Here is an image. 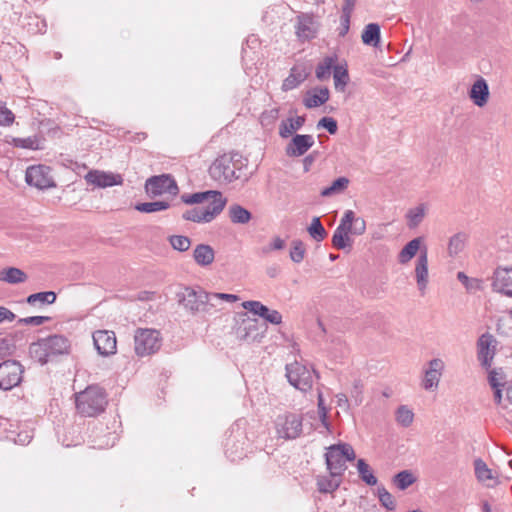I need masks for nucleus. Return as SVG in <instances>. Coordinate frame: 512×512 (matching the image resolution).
I'll use <instances>...</instances> for the list:
<instances>
[{
	"instance_id": "nucleus-1",
	"label": "nucleus",
	"mask_w": 512,
	"mask_h": 512,
	"mask_svg": "<svg viewBox=\"0 0 512 512\" xmlns=\"http://www.w3.org/2000/svg\"><path fill=\"white\" fill-rule=\"evenodd\" d=\"M77 412L84 417H95L104 412L108 400L106 392L98 385L88 386L75 394Z\"/></svg>"
},
{
	"instance_id": "nucleus-2",
	"label": "nucleus",
	"mask_w": 512,
	"mask_h": 512,
	"mask_svg": "<svg viewBox=\"0 0 512 512\" xmlns=\"http://www.w3.org/2000/svg\"><path fill=\"white\" fill-rule=\"evenodd\" d=\"M177 301L191 315L204 313L213 314V304L210 302V293L201 287L185 286L176 294Z\"/></svg>"
},
{
	"instance_id": "nucleus-3",
	"label": "nucleus",
	"mask_w": 512,
	"mask_h": 512,
	"mask_svg": "<svg viewBox=\"0 0 512 512\" xmlns=\"http://www.w3.org/2000/svg\"><path fill=\"white\" fill-rule=\"evenodd\" d=\"M70 347L69 340L62 335L41 338L29 347L31 357L40 364H46L50 356L65 354Z\"/></svg>"
},
{
	"instance_id": "nucleus-4",
	"label": "nucleus",
	"mask_w": 512,
	"mask_h": 512,
	"mask_svg": "<svg viewBox=\"0 0 512 512\" xmlns=\"http://www.w3.org/2000/svg\"><path fill=\"white\" fill-rule=\"evenodd\" d=\"M356 455L350 444L331 445L325 454L327 469L332 477H341L346 470V462L353 461Z\"/></svg>"
},
{
	"instance_id": "nucleus-5",
	"label": "nucleus",
	"mask_w": 512,
	"mask_h": 512,
	"mask_svg": "<svg viewBox=\"0 0 512 512\" xmlns=\"http://www.w3.org/2000/svg\"><path fill=\"white\" fill-rule=\"evenodd\" d=\"M162 345V337L158 330L138 328L134 334V351L139 357L155 354Z\"/></svg>"
},
{
	"instance_id": "nucleus-6",
	"label": "nucleus",
	"mask_w": 512,
	"mask_h": 512,
	"mask_svg": "<svg viewBox=\"0 0 512 512\" xmlns=\"http://www.w3.org/2000/svg\"><path fill=\"white\" fill-rule=\"evenodd\" d=\"M238 161H234L233 156L223 154L216 158L209 167V175L221 184H228L239 178L236 170L239 169Z\"/></svg>"
},
{
	"instance_id": "nucleus-7",
	"label": "nucleus",
	"mask_w": 512,
	"mask_h": 512,
	"mask_svg": "<svg viewBox=\"0 0 512 512\" xmlns=\"http://www.w3.org/2000/svg\"><path fill=\"white\" fill-rule=\"evenodd\" d=\"M314 374V370H310L297 361L286 365V377L289 383L302 392H307L312 388Z\"/></svg>"
},
{
	"instance_id": "nucleus-8",
	"label": "nucleus",
	"mask_w": 512,
	"mask_h": 512,
	"mask_svg": "<svg viewBox=\"0 0 512 512\" xmlns=\"http://www.w3.org/2000/svg\"><path fill=\"white\" fill-rule=\"evenodd\" d=\"M24 368L16 360H6L0 363V389L11 390L22 381Z\"/></svg>"
},
{
	"instance_id": "nucleus-9",
	"label": "nucleus",
	"mask_w": 512,
	"mask_h": 512,
	"mask_svg": "<svg viewBox=\"0 0 512 512\" xmlns=\"http://www.w3.org/2000/svg\"><path fill=\"white\" fill-rule=\"evenodd\" d=\"M276 429L284 439H296L302 433V417L294 413L279 415L276 419Z\"/></svg>"
},
{
	"instance_id": "nucleus-10",
	"label": "nucleus",
	"mask_w": 512,
	"mask_h": 512,
	"mask_svg": "<svg viewBox=\"0 0 512 512\" xmlns=\"http://www.w3.org/2000/svg\"><path fill=\"white\" fill-rule=\"evenodd\" d=\"M145 189L151 197L160 196L165 193L176 195L178 192L176 181L168 174L150 177L146 180Z\"/></svg>"
},
{
	"instance_id": "nucleus-11",
	"label": "nucleus",
	"mask_w": 512,
	"mask_h": 512,
	"mask_svg": "<svg viewBox=\"0 0 512 512\" xmlns=\"http://www.w3.org/2000/svg\"><path fill=\"white\" fill-rule=\"evenodd\" d=\"M50 172V168L45 165L30 166L26 170V182L39 189L54 187L55 183Z\"/></svg>"
},
{
	"instance_id": "nucleus-12",
	"label": "nucleus",
	"mask_w": 512,
	"mask_h": 512,
	"mask_svg": "<svg viewBox=\"0 0 512 512\" xmlns=\"http://www.w3.org/2000/svg\"><path fill=\"white\" fill-rule=\"evenodd\" d=\"M352 223H353V211L347 210L345 211L340 224L337 226V228L334 231V234L332 236V245L336 249L343 250L346 247L351 246V239L349 237V234L352 230Z\"/></svg>"
},
{
	"instance_id": "nucleus-13",
	"label": "nucleus",
	"mask_w": 512,
	"mask_h": 512,
	"mask_svg": "<svg viewBox=\"0 0 512 512\" xmlns=\"http://www.w3.org/2000/svg\"><path fill=\"white\" fill-rule=\"evenodd\" d=\"M93 342L97 352L102 356L116 353L117 341L115 333L108 330H98L93 333Z\"/></svg>"
},
{
	"instance_id": "nucleus-14",
	"label": "nucleus",
	"mask_w": 512,
	"mask_h": 512,
	"mask_svg": "<svg viewBox=\"0 0 512 512\" xmlns=\"http://www.w3.org/2000/svg\"><path fill=\"white\" fill-rule=\"evenodd\" d=\"M495 339L489 334L485 333L478 339V353L477 357L481 366L485 369H489L492 365V360L495 355Z\"/></svg>"
},
{
	"instance_id": "nucleus-15",
	"label": "nucleus",
	"mask_w": 512,
	"mask_h": 512,
	"mask_svg": "<svg viewBox=\"0 0 512 512\" xmlns=\"http://www.w3.org/2000/svg\"><path fill=\"white\" fill-rule=\"evenodd\" d=\"M85 180L87 183L100 188L112 187L123 183V178L120 174L98 170L89 171L85 176Z\"/></svg>"
},
{
	"instance_id": "nucleus-16",
	"label": "nucleus",
	"mask_w": 512,
	"mask_h": 512,
	"mask_svg": "<svg viewBox=\"0 0 512 512\" xmlns=\"http://www.w3.org/2000/svg\"><path fill=\"white\" fill-rule=\"evenodd\" d=\"M242 307L271 324L278 325L282 322V315L277 310H271L259 301H245L242 303Z\"/></svg>"
},
{
	"instance_id": "nucleus-17",
	"label": "nucleus",
	"mask_w": 512,
	"mask_h": 512,
	"mask_svg": "<svg viewBox=\"0 0 512 512\" xmlns=\"http://www.w3.org/2000/svg\"><path fill=\"white\" fill-rule=\"evenodd\" d=\"M314 137L308 134H296L286 146V154L289 157L304 155L313 145Z\"/></svg>"
},
{
	"instance_id": "nucleus-18",
	"label": "nucleus",
	"mask_w": 512,
	"mask_h": 512,
	"mask_svg": "<svg viewBox=\"0 0 512 512\" xmlns=\"http://www.w3.org/2000/svg\"><path fill=\"white\" fill-rule=\"evenodd\" d=\"M492 287L494 291L512 297V268H497L494 272Z\"/></svg>"
},
{
	"instance_id": "nucleus-19",
	"label": "nucleus",
	"mask_w": 512,
	"mask_h": 512,
	"mask_svg": "<svg viewBox=\"0 0 512 512\" xmlns=\"http://www.w3.org/2000/svg\"><path fill=\"white\" fill-rule=\"evenodd\" d=\"M469 98L478 107H484L489 100V86L487 81L479 76L469 90Z\"/></svg>"
},
{
	"instance_id": "nucleus-20",
	"label": "nucleus",
	"mask_w": 512,
	"mask_h": 512,
	"mask_svg": "<svg viewBox=\"0 0 512 512\" xmlns=\"http://www.w3.org/2000/svg\"><path fill=\"white\" fill-rule=\"evenodd\" d=\"M204 203H207V205L202 207V210L208 221L211 222L223 211L227 199L220 191L214 190V193L209 196V200Z\"/></svg>"
},
{
	"instance_id": "nucleus-21",
	"label": "nucleus",
	"mask_w": 512,
	"mask_h": 512,
	"mask_svg": "<svg viewBox=\"0 0 512 512\" xmlns=\"http://www.w3.org/2000/svg\"><path fill=\"white\" fill-rule=\"evenodd\" d=\"M444 363L441 359L435 358L429 362V368L425 371L422 386L426 390H431L438 386Z\"/></svg>"
},
{
	"instance_id": "nucleus-22",
	"label": "nucleus",
	"mask_w": 512,
	"mask_h": 512,
	"mask_svg": "<svg viewBox=\"0 0 512 512\" xmlns=\"http://www.w3.org/2000/svg\"><path fill=\"white\" fill-rule=\"evenodd\" d=\"M415 277L418 289L423 293L428 284V252L427 248L420 251L416 261Z\"/></svg>"
},
{
	"instance_id": "nucleus-23",
	"label": "nucleus",
	"mask_w": 512,
	"mask_h": 512,
	"mask_svg": "<svg viewBox=\"0 0 512 512\" xmlns=\"http://www.w3.org/2000/svg\"><path fill=\"white\" fill-rule=\"evenodd\" d=\"M236 335L240 340L255 341L262 337L258 331L257 319H243L236 329Z\"/></svg>"
},
{
	"instance_id": "nucleus-24",
	"label": "nucleus",
	"mask_w": 512,
	"mask_h": 512,
	"mask_svg": "<svg viewBox=\"0 0 512 512\" xmlns=\"http://www.w3.org/2000/svg\"><path fill=\"white\" fill-rule=\"evenodd\" d=\"M317 24L314 19L302 14L297 18L296 34L302 40H310L316 36Z\"/></svg>"
},
{
	"instance_id": "nucleus-25",
	"label": "nucleus",
	"mask_w": 512,
	"mask_h": 512,
	"mask_svg": "<svg viewBox=\"0 0 512 512\" xmlns=\"http://www.w3.org/2000/svg\"><path fill=\"white\" fill-rule=\"evenodd\" d=\"M330 92L326 87H316L307 91L303 104L306 108H316L325 104L329 100Z\"/></svg>"
},
{
	"instance_id": "nucleus-26",
	"label": "nucleus",
	"mask_w": 512,
	"mask_h": 512,
	"mask_svg": "<svg viewBox=\"0 0 512 512\" xmlns=\"http://www.w3.org/2000/svg\"><path fill=\"white\" fill-rule=\"evenodd\" d=\"M308 77V72L303 65H295L291 68L290 74L282 83V90L289 91L298 87Z\"/></svg>"
},
{
	"instance_id": "nucleus-27",
	"label": "nucleus",
	"mask_w": 512,
	"mask_h": 512,
	"mask_svg": "<svg viewBox=\"0 0 512 512\" xmlns=\"http://www.w3.org/2000/svg\"><path fill=\"white\" fill-rule=\"evenodd\" d=\"M193 258L198 265L208 266L213 263L215 252L210 245L199 244L193 251Z\"/></svg>"
},
{
	"instance_id": "nucleus-28",
	"label": "nucleus",
	"mask_w": 512,
	"mask_h": 512,
	"mask_svg": "<svg viewBox=\"0 0 512 512\" xmlns=\"http://www.w3.org/2000/svg\"><path fill=\"white\" fill-rule=\"evenodd\" d=\"M474 470L478 481L486 483L487 486L492 485L491 482H495L496 477L492 470L488 468L487 464L481 458L474 460Z\"/></svg>"
},
{
	"instance_id": "nucleus-29",
	"label": "nucleus",
	"mask_w": 512,
	"mask_h": 512,
	"mask_svg": "<svg viewBox=\"0 0 512 512\" xmlns=\"http://www.w3.org/2000/svg\"><path fill=\"white\" fill-rule=\"evenodd\" d=\"M305 123L304 116H297L296 118H288L281 122L279 127V135L282 138L290 137L295 131L299 130Z\"/></svg>"
},
{
	"instance_id": "nucleus-30",
	"label": "nucleus",
	"mask_w": 512,
	"mask_h": 512,
	"mask_svg": "<svg viewBox=\"0 0 512 512\" xmlns=\"http://www.w3.org/2000/svg\"><path fill=\"white\" fill-rule=\"evenodd\" d=\"M27 280V275L19 268L9 267L0 271V281L9 284H19Z\"/></svg>"
},
{
	"instance_id": "nucleus-31",
	"label": "nucleus",
	"mask_w": 512,
	"mask_h": 512,
	"mask_svg": "<svg viewBox=\"0 0 512 512\" xmlns=\"http://www.w3.org/2000/svg\"><path fill=\"white\" fill-rule=\"evenodd\" d=\"M336 60V55L325 57L316 67V78L320 81L329 79L331 75V70L334 71V67L336 66Z\"/></svg>"
},
{
	"instance_id": "nucleus-32",
	"label": "nucleus",
	"mask_w": 512,
	"mask_h": 512,
	"mask_svg": "<svg viewBox=\"0 0 512 512\" xmlns=\"http://www.w3.org/2000/svg\"><path fill=\"white\" fill-rule=\"evenodd\" d=\"M228 215L234 224H247L252 218L251 212L239 204L231 205L228 209Z\"/></svg>"
},
{
	"instance_id": "nucleus-33",
	"label": "nucleus",
	"mask_w": 512,
	"mask_h": 512,
	"mask_svg": "<svg viewBox=\"0 0 512 512\" xmlns=\"http://www.w3.org/2000/svg\"><path fill=\"white\" fill-rule=\"evenodd\" d=\"M333 79L335 89L339 92H344L350 79L346 64H336L333 71Z\"/></svg>"
},
{
	"instance_id": "nucleus-34",
	"label": "nucleus",
	"mask_w": 512,
	"mask_h": 512,
	"mask_svg": "<svg viewBox=\"0 0 512 512\" xmlns=\"http://www.w3.org/2000/svg\"><path fill=\"white\" fill-rule=\"evenodd\" d=\"M421 238L417 237L409 241L400 251L398 260L401 264L409 262L420 249Z\"/></svg>"
},
{
	"instance_id": "nucleus-35",
	"label": "nucleus",
	"mask_w": 512,
	"mask_h": 512,
	"mask_svg": "<svg viewBox=\"0 0 512 512\" xmlns=\"http://www.w3.org/2000/svg\"><path fill=\"white\" fill-rule=\"evenodd\" d=\"M341 484V477L318 476L317 488L320 493H333Z\"/></svg>"
},
{
	"instance_id": "nucleus-36",
	"label": "nucleus",
	"mask_w": 512,
	"mask_h": 512,
	"mask_svg": "<svg viewBox=\"0 0 512 512\" xmlns=\"http://www.w3.org/2000/svg\"><path fill=\"white\" fill-rule=\"evenodd\" d=\"M361 37L364 44L377 47L380 42V26L376 23L366 25Z\"/></svg>"
},
{
	"instance_id": "nucleus-37",
	"label": "nucleus",
	"mask_w": 512,
	"mask_h": 512,
	"mask_svg": "<svg viewBox=\"0 0 512 512\" xmlns=\"http://www.w3.org/2000/svg\"><path fill=\"white\" fill-rule=\"evenodd\" d=\"M356 467L359 477L363 482L369 486H374L377 484L376 476L373 474L371 467L366 463L364 459H358Z\"/></svg>"
},
{
	"instance_id": "nucleus-38",
	"label": "nucleus",
	"mask_w": 512,
	"mask_h": 512,
	"mask_svg": "<svg viewBox=\"0 0 512 512\" xmlns=\"http://www.w3.org/2000/svg\"><path fill=\"white\" fill-rule=\"evenodd\" d=\"M349 182L350 181L347 177H339L336 180H334L330 186L324 188L321 191L320 195L322 197H330L333 195L340 194L347 189Z\"/></svg>"
},
{
	"instance_id": "nucleus-39",
	"label": "nucleus",
	"mask_w": 512,
	"mask_h": 512,
	"mask_svg": "<svg viewBox=\"0 0 512 512\" xmlns=\"http://www.w3.org/2000/svg\"><path fill=\"white\" fill-rule=\"evenodd\" d=\"M466 240L467 234L464 232H459L453 235L449 240L448 254L451 257L458 255L461 251H463Z\"/></svg>"
},
{
	"instance_id": "nucleus-40",
	"label": "nucleus",
	"mask_w": 512,
	"mask_h": 512,
	"mask_svg": "<svg viewBox=\"0 0 512 512\" xmlns=\"http://www.w3.org/2000/svg\"><path fill=\"white\" fill-rule=\"evenodd\" d=\"M395 420L398 425L407 428L414 420V413L407 405H400L395 412Z\"/></svg>"
},
{
	"instance_id": "nucleus-41",
	"label": "nucleus",
	"mask_w": 512,
	"mask_h": 512,
	"mask_svg": "<svg viewBox=\"0 0 512 512\" xmlns=\"http://www.w3.org/2000/svg\"><path fill=\"white\" fill-rule=\"evenodd\" d=\"M427 207L425 204H419L415 208H412L407 213L408 226L410 228L417 227L426 215Z\"/></svg>"
},
{
	"instance_id": "nucleus-42",
	"label": "nucleus",
	"mask_w": 512,
	"mask_h": 512,
	"mask_svg": "<svg viewBox=\"0 0 512 512\" xmlns=\"http://www.w3.org/2000/svg\"><path fill=\"white\" fill-rule=\"evenodd\" d=\"M56 293L53 291H45L31 294L27 297L26 301L30 305H34L36 303L41 304H53L56 301Z\"/></svg>"
},
{
	"instance_id": "nucleus-43",
	"label": "nucleus",
	"mask_w": 512,
	"mask_h": 512,
	"mask_svg": "<svg viewBox=\"0 0 512 512\" xmlns=\"http://www.w3.org/2000/svg\"><path fill=\"white\" fill-rule=\"evenodd\" d=\"M392 481L398 489L405 490L416 481V478L410 471L403 470L397 473Z\"/></svg>"
},
{
	"instance_id": "nucleus-44",
	"label": "nucleus",
	"mask_w": 512,
	"mask_h": 512,
	"mask_svg": "<svg viewBox=\"0 0 512 512\" xmlns=\"http://www.w3.org/2000/svg\"><path fill=\"white\" fill-rule=\"evenodd\" d=\"M170 207V204L166 201H154L138 203L135 209L142 213H154L162 210H166Z\"/></svg>"
},
{
	"instance_id": "nucleus-45",
	"label": "nucleus",
	"mask_w": 512,
	"mask_h": 512,
	"mask_svg": "<svg viewBox=\"0 0 512 512\" xmlns=\"http://www.w3.org/2000/svg\"><path fill=\"white\" fill-rule=\"evenodd\" d=\"M309 235L317 242L324 240L327 236V232L323 227L320 218L314 217L310 226L307 228Z\"/></svg>"
},
{
	"instance_id": "nucleus-46",
	"label": "nucleus",
	"mask_w": 512,
	"mask_h": 512,
	"mask_svg": "<svg viewBox=\"0 0 512 512\" xmlns=\"http://www.w3.org/2000/svg\"><path fill=\"white\" fill-rule=\"evenodd\" d=\"M211 193H214V190L196 192L193 194H183L181 196V200H182V202H184L185 204H188V205L200 204V203H204L205 201H208Z\"/></svg>"
},
{
	"instance_id": "nucleus-47",
	"label": "nucleus",
	"mask_w": 512,
	"mask_h": 512,
	"mask_svg": "<svg viewBox=\"0 0 512 512\" xmlns=\"http://www.w3.org/2000/svg\"><path fill=\"white\" fill-rule=\"evenodd\" d=\"M13 145L18 148L37 150L41 149L40 140L36 136L27 138H14Z\"/></svg>"
},
{
	"instance_id": "nucleus-48",
	"label": "nucleus",
	"mask_w": 512,
	"mask_h": 512,
	"mask_svg": "<svg viewBox=\"0 0 512 512\" xmlns=\"http://www.w3.org/2000/svg\"><path fill=\"white\" fill-rule=\"evenodd\" d=\"M306 254L305 245L301 240H294L290 250V258L294 263L303 261Z\"/></svg>"
},
{
	"instance_id": "nucleus-49",
	"label": "nucleus",
	"mask_w": 512,
	"mask_h": 512,
	"mask_svg": "<svg viewBox=\"0 0 512 512\" xmlns=\"http://www.w3.org/2000/svg\"><path fill=\"white\" fill-rule=\"evenodd\" d=\"M183 219L196 222V223H209L207 217L205 216L202 208L196 207L187 210L182 215Z\"/></svg>"
},
{
	"instance_id": "nucleus-50",
	"label": "nucleus",
	"mask_w": 512,
	"mask_h": 512,
	"mask_svg": "<svg viewBox=\"0 0 512 512\" xmlns=\"http://www.w3.org/2000/svg\"><path fill=\"white\" fill-rule=\"evenodd\" d=\"M377 494L381 505L386 509L394 510L396 508L394 497L383 486L377 488Z\"/></svg>"
},
{
	"instance_id": "nucleus-51",
	"label": "nucleus",
	"mask_w": 512,
	"mask_h": 512,
	"mask_svg": "<svg viewBox=\"0 0 512 512\" xmlns=\"http://www.w3.org/2000/svg\"><path fill=\"white\" fill-rule=\"evenodd\" d=\"M221 300L232 303L238 301L239 297L237 295L227 293H210V302L213 304V313L221 309L218 308V304Z\"/></svg>"
},
{
	"instance_id": "nucleus-52",
	"label": "nucleus",
	"mask_w": 512,
	"mask_h": 512,
	"mask_svg": "<svg viewBox=\"0 0 512 512\" xmlns=\"http://www.w3.org/2000/svg\"><path fill=\"white\" fill-rule=\"evenodd\" d=\"M169 242L173 249L180 252L187 251L191 245L190 239L183 235H173L169 238Z\"/></svg>"
},
{
	"instance_id": "nucleus-53",
	"label": "nucleus",
	"mask_w": 512,
	"mask_h": 512,
	"mask_svg": "<svg viewBox=\"0 0 512 512\" xmlns=\"http://www.w3.org/2000/svg\"><path fill=\"white\" fill-rule=\"evenodd\" d=\"M504 374L502 370L492 369L489 371L488 382L492 389L501 388L504 385Z\"/></svg>"
},
{
	"instance_id": "nucleus-54",
	"label": "nucleus",
	"mask_w": 512,
	"mask_h": 512,
	"mask_svg": "<svg viewBox=\"0 0 512 512\" xmlns=\"http://www.w3.org/2000/svg\"><path fill=\"white\" fill-rule=\"evenodd\" d=\"M279 116V109L278 108H272L270 110L264 111L260 116V122L263 126H270L272 125Z\"/></svg>"
},
{
	"instance_id": "nucleus-55",
	"label": "nucleus",
	"mask_w": 512,
	"mask_h": 512,
	"mask_svg": "<svg viewBox=\"0 0 512 512\" xmlns=\"http://www.w3.org/2000/svg\"><path fill=\"white\" fill-rule=\"evenodd\" d=\"M457 279L469 291L478 289L480 287V281L478 279L469 278L464 272H458L457 273Z\"/></svg>"
},
{
	"instance_id": "nucleus-56",
	"label": "nucleus",
	"mask_w": 512,
	"mask_h": 512,
	"mask_svg": "<svg viewBox=\"0 0 512 512\" xmlns=\"http://www.w3.org/2000/svg\"><path fill=\"white\" fill-rule=\"evenodd\" d=\"M317 128H324L332 135L338 130L337 122L332 117L321 118L317 123Z\"/></svg>"
},
{
	"instance_id": "nucleus-57",
	"label": "nucleus",
	"mask_w": 512,
	"mask_h": 512,
	"mask_svg": "<svg viewBox=\"0 0 512 512\" xmlns=\"http://www.w3.org/2000/svg\"><path fill=\"white\" fill-rule=\"evenodd\" d=\"M49 320L50 318L47 316H30L26 318H20L18 323L22 325L40 326Z\"/></svg>"
},
{
	"instance_id": "nucleus-58",
	"label": "nucleus",
	"mask_w": 512,
	"mask_h": 512,
	"mask_svg": "<svg viewBox=\"0 0 512 512\" xmlns=\"http://www.w3.org/2000/svg\"><path fill=\"white\" fill-rule=\"evenodd\" d=\"M318 412H319V417H320L322 425L328 430L329 429V422L327 420L328 411L324 405V399H323L321 392L318 393Z\"/></svg>"
},
{
	"instance_id": "nucleus-59",
	"label": "nucleus",
	"mask_w": 512,
	"mask_h": 512,
	"mask_svg": "<svg viewBox=\"0 0 512 512\" xmlns=\"http://www.w3.org/2000/svg\"><path fill=\"white\" fill-rule=\"evenodd\" d=\"M366 231V222L363 218L356 217L355 213L353 212V223H352V230L350 233L355 235H362Z\"/></svg>"
},
{
	"instance_id": "nucleus-60",
	"label": "nucleus",
	"mask_w": 512,
	"mask_h": 512,
	"mask_svg": "<svg viewBox=\"0 0 512 512\" xmlns=\"http://www.w3.org/2000/svg\"><path fill=\"white\" fill-rule=\"evenodd\" d=\"M14 121V114L0 103V126H7Z\"/></svg>"
},
{
	"instance_id": "nucleus-61",
	"label": "nucleus",
	"mask_w": 512,
	"mask_h": 512,
	"mask_svg": "<svg viewBox=\"0 0 512 512\" xmlns=\"http://www.w3.org/2000/svg\"><path fill=\"white\" fill-rule=\"evenodd\" d=\"M13 352V346L10 344L9 340L0 339V360H3L5 357L11 355Z\"/></svg>"
},
{
	"instance_id": "nucleus-62",
	"label": "nucleus",
	"mask_w": 512,
	"mask_h": 512,
	"mask_svg": "<svg viewBox=\"0 0 512 512\" xmlns=\"http://www.w3.org/2000/svg\"><path fill=\"white\" fill-rule=\"evenodd\" d=\"M350 17L351 15H347V13H342L340 17V29H339V36H345L349 31V25H350Z\"/></svg>"
},
{
	"instance_id": "nucleus-63",
	"label": "nucleus",
	"mask_w": 512,
	"mask_h": 512,
	"mask_svg": "<svg viewBox=\"0 0 512 512\" xmlns=\"http://www.w3.org/2000/svg\"><path fill=\"white\" fill-rule=\"evenodd\" d=\"M16 318V315L7 309L6 307L0 306V323L4 321H13Z\"/></svg>"
},
{
	"instance_id": "nucleus-64",
	"label": "nucleus",
	"mask_w": 512,
	"mask_h": 512,
	"mask_svg": "<svg viewBox=\"0 0 512 512\" xmlns=\"http://www.w3.org/2000/svg\"><path fill=\"white\" fill-rule=\"evenodd\" d=\"M270 245L274 250H282L285 247V241L280 237H274Z\"/></svg>"
}]
</instances>
